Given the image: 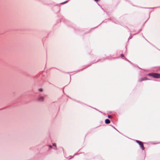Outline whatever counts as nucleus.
<instances>
[{"mask_svg": "<svg viewBox=\"0 0 160 160\" xmlns=\"http://www.w3.org/2000/svg\"><path fill=\"white\" fill-rule=\"evenodd\" d=\"M148 75L150 76L153 78H160V74L158 73H152L148 74Z\"/></svg>", "mask_w": 160, "mask_h": 160, "instance_id": "1", "label": "nucleus"}, {"mask_svg": "<svg viewBox=\"0 0 160 160\" xmlns=\"http://www.w3.org/2000/svg\"><path fill=\"white\" fill-rule=\"evenodd\" d=\"M136 142L139 144L142 149V150H144V148L143 147V143L142 142L138 140H136Z\"/></svg>", "mask_w": 160, "mask_h": 160, "instance_id": "2", "label": "nucleus"}, {"mask_svg": "<svg viewBox=\"0 0 160 160\" xmlns=\"http://www.w3.org/2000/svg\"><path fill=\"white\" fill-rule=\"evenodd\" d=\"M44 100V97L42 96H40L38 98V100L40 101H43Z\"/></svg>", "mask_w": 160, "mask_h": 160, "instance_id": "3", "label": "nucleus"}, {"mask_svg": "<svg viewBox=\"0 0 160 160\" xmlns=\"http://www.w3.org/2000/svg\"><path fill=\"white\" fill-rule=\"evenodd\" d=\"M105 122L106 123L109 124L110 123V121L109 119H106Z\"/></svg>", "mask_w": 160, "mask_h": 160, "instance_id": "4", "label": "nucleus"}, {"mask_svg": "<svg viewBox=\"0 0 160 160\" xmlns=\"http://www.w3.org/2000/svg\"><path fill=\"white\" fill-rule=\"evenodd\" d=\"M38 91L39 92H42L43 91V89L42 88H40L38 89Z\"/></svg>", "mask_w": 160, "mask_h": 160, "instance_id": "5", "label": "nucleus"}, {"mask_svg": "<svg viewBox=\"0 0 160 160\" xmlns=\"http://www.w3.org/2000/svg\"><path fill=\"white\" fill-rule=\"evenodd\" d=\"M67 2V1H66V2H63L62 3H61V4H64L66 2Z\"/></svg>", "mask_w": 160, "mask_h": 160, "instance_id": "6", "label": "nucleus"}, {"mask_svg": "<svg viewBox=\"0 0 160 160\" xmlns=\"http://www.w3.org/2000/svg\"><path fill=\"white\" fill-rule=\"evenodd\" d=\"M53 145L55 146V147H56V144L55 143L53 144Z\"/></svg>", "mask_w": 160, "mask_h": 160, "instance_id": "7", "label": "nucleus"}, {"mask_svg": "<svg viewBox=\"0 0 160 160\" xmlns=\"http://www.w3.org/2000/svg\"><path fill=\"white\" fill-rule=\"evenodd\" d=\"M111 117V116L110 115H108V117L109 118H110Z\"/></svg>", "mask_w": 160, "mask_h": 160, "instance_id": "8", "label": "nucleus"}, {"mask_svg": "<svg viewBox=\"0 0 160 160\" xmlns=\"http://www.w3.org/2000/svg\"><path fill=\"white\" fill-rule=\"evenodd\" d=\"M123 56H124V55L123 54H121L122 57H123Z\"/></svg>", "mask_w": 160, "mask_h": 160, "instance_id": "9", "label": "nucleus"}, {"mask_svg": "<svg viewBox=\"0 0 160 160\" xmlns=\"http://www.w3.org/2000/svg\"><path fill=\"white\" fill-rule=\"evenodd\" d=\"M49 147L50 148H51L52 147V146H51V145H49Z\"/></svg>", "mask_w": 160, "mask_h": 160, "instance_id": "10", "label": "nucleus"}, {"mask_svg": "<svg viewBox=\"0 0 160 160\" xmlns=\"http://www.w3.org/2000/svg\"><path fill=\"white\" fill-rule=\"evenodd\" d=\"M94 0L96 1H99V0Z\"/></svg>", "mask_w": 160, "mask_h": 160, "instance_id": "11", "label": "nucleus"}, {"mask_svg": "<svg viewBox=\"0 0 160 160\" xmlns=\"http://www.w3.org/2000/svg\"><path fill=\"white\" fill-rule=\"evenodd\" d=\"M145 79H143L142 80H144Z\"/></svg>", "mask_w": 160, "mask_h": 160, "instance_id": "12", "label": "nucleus"}]
</instances>
